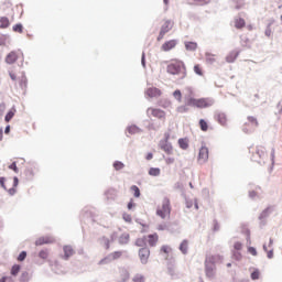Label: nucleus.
<instances>
[{
    "mask_svg": "<svg viewBox=\"0 0 282 282\" xmlns=\"http://www.w3.org/2000/svg\"><path fill=\"white\" fill-rule=\"evenodd\" d=\"M8 65H14L17 61H19V53L17 51H11L4 58Z\"/></svg>",
    "mask_w": 282,
    "mask_h": 282,
    "instance_id": "15",
    "label": "nucleus"
},
{
    "mask_svg": "<svg viewBox=\"0 0 282 282\" xmlns=\"http://www.w3.org/2000/svg\"><path fill=\"white\" fill-rule=\"evenodd\" d=\"M17 194V188L12 187L9 189V195H15Z\"/></svg>",
    "mask_w": 282,
    "mask_h": 282,
    "instance_id": "59",
    "label": "nucleus"
},
{
    "mask_svg": "<svg viewBox=\"0 0 282 282\" xmlns=\"http://www.w3.org/2000/svg\"><path fill=\"white\" fill-rule=\"evenodd\" d=\"M194 72L195 74H197V76H204V69L202 68V65L196 64L194 66Z\"/></svg>",
    "mask_w": 282,
    "mask_h": 282,
    "instance_id": "35",
    "label": "nucleus"
},
{
    "mask_svg": "<svg viewBox=\"0 0 282 282\" xmlns=\"http://www.w3.org/2000/svg\"><path fill=\"white\" fill-rule=\"evenodd\" d=\"M173 25H174L173 21L166 20L161 28V31L159 33L156 41H162L165 34H167V32H171V30H173Z\"/></svg>",
    "mask_w": 282,
    "mask_h": 282,
    "instance_id": "8",
    "label": "nucleus"
},
{
    "mask_svg": "<svg viewBox=\"0 0 282 282\" xmlns=\"http://www.w3.org/2000/svg\"><path fill=\"white\" fill-rule=\"evenodd\" d=\"M129 239H130L129 234H122V235L119 237V243H120L121 246H124V245L129 243Z\"/></svg>",
    "mask_w": 282,
    "mask_h": 282,
    "instance_id": "24",
    "label": "nucleus"
},
{
    "mask_svg": "<svg viewBox=\"0 0 282 282\" xmlns=\"http://www.w3.org/2000/svg\"><path fill=\"white\" fill-rule=\"evenodd\" d=\"M120 276H121V279H120L119 282H127V281H129V271L121 270Z\"/></svg>",
    "mask_w": 282,
    "mask_h": 282,
    "instance_id": "31",
    "label": "nucleus"
},
{
    "mask_svg": "<svg viewBox=\"0 0 282 282\" xmlns=\"http://www.w3.org/2000/svg\"><path fill=\"white\" fill-rule=\"evenodd\" d=\"M215 55L207 54L206 55V62L207 63H215Z\"/></svg>",
    "mask_w": 282,
    "mask_h": 282,
    "instance_id": "49",
    "label": "nucleus"
},
{
    "mask_svg": "<svg viewBox=\"0 0 282 282\" xmlns=\"http://www.w3.org/2000/svg\"><path fill=\"white\" fill-rule=\"evenodd\" d=\"M128 132H129V133H138V127H135V126L129 127V128H128Z\"/></svg>",
    "mask_w": 282,
    "mask_h": 282,
    "instance_id": "53",
    "label": "nucleus"
},
{
    "mask_svg": "<svg viewBox=\"0 0 282 282\" xmlns=\"http://www.w3.org/2000/svg\"><path fill=\"white\" fill-rule=\"evenodd\" d=\"M160 173H161L160 167H151L149 170V175H152V177H158Z\"/></svg>",
    "mask_w": 282,
    "mask_h": 282,
    "instance_id": "32",
    "label": "nucleus"
},
{
    "mask_svg": "<svg viewBox=\"0 0 282 282\" xmlns=\"http://www.w3.org/2000/svg\"><path fill=\"white\" fill-rule=\"evenodd\" d=\"M208 155H209L208 149L206 147H202L199 149L198 159H197L199 164H206V162H208Z\"/></svg>",
    "mask_w": 282,
    "mask_h": 282,
    "instance_id": "11",
    "label": "nucleus"
},
{
    "mask_svg": "<svg viewBox=\"0 0 282 282\" xmlns=\"http://www.w3.org/2000/svg\"><path fill=\"white\" fill-rule=\"evenodd\" d=\"M161 252L163 254H166V257H169V254H171V252H173V249L169 246H162L161 247Z\"/></svg>",
    "mask_w": 282,
    "mask_h": 282,
    "instance_id": "37",
    "label": "nucleus"
},
{
    "mask_svg": "<svg viewBox=\"0 0 282 282\" xmlns=\"http://www.w3.org/2000/svg\"><path fill=\"white\" fill-rule=\"evenodd\" d=\"M130 189L133 193L134 197H140V188L137 185H132Z\"/></svg>",
    "mask_w": 282,
    "mask_h": 282,
    "instance_id": "41",
    "label": "nucleus"
},
{
    "mask_svg": "<svg viewBox=\"0 0 282 282\" xmlns=\"http://www.w3.org/2000/svg\"><path fill=\"white\" fill-rule=\"evenodd\" d=\"M175 162V159L174 158H167L165 159V163L166 164H173Z\"/></svg>",
    "mask_w": 282,
    "mask_h": 282,
    "instance_id": "58",
    "label": "nucleus"
},
{
    "mask_svg": "<svg viewBox=\"0 0 282 282\" xmlns=\"http://www.w3.org/2000/svg\"><path fill=\"white\" fill-rule=\"evenodd\" d=\"M178 147L183 151H186L188 149V147H189L188 138H181V139H178Z\"/></svg>",
    "mask_w": 282,
    "mask_h": 282,
    "instance_id": "21",
    "label": "nucleus"
},
{
    "mask_svg": "<svg viewBox=\"0 0 282 282\" xmlns=\"http://www.w3.org/2000/svg\"><path fill=\"white\" fill-rule=\"evenodd\" d=\"M264 34L268 37L272 36V28H270V25L265 29Z\"/></svg>",
    "mask_w": 282,
    "mask_h": 282,
    "instance_id": "54",
    "label": "nucleus"
},
{
    "mask_svg": "<svg viewBox=\"0 0 282 282\" xmlns=\"http://www.w3.org/2000/svg\"><path fill=\"white\" fill-rule=\"evenodd\" d=\"M25 257H28V252L22 251L18 257V261H25Z\"/></svg>",
    "mask_w": 282,
    "mask_h": 282,
    "instance_id": "48",
    "label": "nucleus"
},
{
    "mask_svg": "<svg viewBox=\"0 0 282 282\" xmlns=\"http://www.w3.org/2000/svg\"><path fill=\"white\" fill-rule=\"evenodd\" d=\"M138 248H147V238H139L135 240Z\"/></svg>",
    "mask_w": 282,
    "mask_h": 282,
    "instance_id": "30",
    "label": "nucleus"
},
{
    "mask_svg": "<svg viewBox=\"0 0 282 282\" xmlns=\"http://www.w3.org/2000/svg\"><path fill=\"white\" fill-rule=\"evenodd\" d=\"M39 257L40 259H47V257H50V252H47V250H41L39 252Z\"/></svg>",
    "mask_w": 282,
    "mask_h": 282,
    "instance_id": "45",
    "label": "nucleus"
},
{
    "mask_svg": "<svg viewBox=\"0 0 282 282\" xmlns=\"http://www.w3.org/2000/svg\"><path fill=\"white\" fill-rule=\"evenodd\" d=\"M235 10H241L243 8V0H234Z\"/></svg>",
    "mask_w": 282,
    "mask_h": 282,
    "instance_id": "39",
    "label": "nucleus"
},
{
    "mask_svg": "<svg viewBox=\"0 0 282 282\" xmlns=\"http://www.w3.org/2000/svg\"><path fill=\"white\" fill-rule=\"evenodd\" d=\"M17 186H19V178L14 177L13 178V187L17 188Z\"/></svg>",
    "mask_w": 282,
    "mask_h": 282,
    "instance_id": "61",
    "label": "nucleus"
},
{
    "mask_svg": "<svg viewBox=\"0 0 282 282\" xmlns=\"http://www.w3.org/2000/svg\"><path fill=\"white\" fill-rule=\"evenodd\" d=\"M9 76L11 80H13L18 89H21L22 91H25V89H28V76H25V72L17 73L14 70H10Z\"/></svg>",
    "mask_w": 282,
    "mask_h": 282,
    "instance_id": "1",
    "label": "nucleus"
},
{
    "mask_svg": "<svg viewBox=\"0 0 282 282\" xmlns=\"http://www.w3.org/2000/svg\"><path fill=\"white\" fill-rule=\"evenodd\" d=\"M259 276H261V273L259 272V269H256V270L251 273V279H252V281H258Z\"/></svg>",
    "mask_w": 282,
    "mask_h": 282,
    "instance_id": "43",
    "label": "nucleus"
},
{
    "mask_svg": "<svg viewBox=\"0 0 282 282\" xmlns=\"http://www.w3.org/2000/svg\"><path fill=\"white\" fill-rule=\"evenodd\" d=\"M0 186H2L4 191L8 188L6 187V177H0Z\"/></svg>",
    "mask_w": 282,
    "mask_h": 282,
    "instance_id": "56",
    "label": "nucleus"
},
{
    "mask_svg": "<svg viewBox=\"0 0 282 282\" xmlns=\"http://www.w3.org/2000/svg\"><path fill=\"white\" fill-rule=\"evenodd\" d=\"M4 133H10V126H7L6 129H4Z\"/></svg>",
    "mask_w": 282,
    "mask_h": 282,
    "instance_id": "63",
    "label": "nucleus"
},
{
    "mask_svg": "<svg viewBox=\"0 0 282 282\" xmlns=\"http://www.w3.org/2000/svg\"><path fill=\"white\" fill-rule=\"evenodd\" d=\"M145 241H148L151 248H155L158 246V241H160V236L158 234H151L145 237Z\"/></svg>",
    "mask_w": 282,
    "mask_h": 282,
    "instance_id": "14",
    "label": "nucleus"
},
{
    "mask_svg": "<svg viewBox=\"0 0 282 282\" xmlns=\"http://www.w3.org/2000/svg\"><path fill=\"white\" fill-rule=\"evenodd\" d=\"M64 259H69V257H74V248L72 246H64Z\"/></svg>",
    "mask_w": 282,
    "mask_h": 282,
    "instance_id": "20",
    "label": "nucleus"
},
{
    "mask_svg": "<svg viewBox=\"0 0 282 282\" xmlns=\"http://www.w3.org/2000/svg\"><path fill=\"white\" fill-rule=\"evenodd\" d=\"M205 263H209L210 265H217V263H224V256L221 254L207 256Z\"/></svg>",
    "mask_w": 282,
    "mask_h": 282,
    "instance_id": "10",
    "label": "nucleus"
},
{
    "mask_svg": "<svg viewBox=\"0 0 282 282\" xmlns=\"http://www.w3.org/2000/svg\"><path fill=\"white\" fill-rule=\"evenodd\" d=\"M247 120L248 122L243 124L242 131L245 133H252V131H254V129L259 127V120L257 119V117H252V116H249Z\"/></svg>",
    "mask_w": 282,
    "mask_h": 282,
    "instance_id": "7",
    "label": "nucleus"
},
{
    "mask_svg": "<svg viewBox=\"0 0 282 282\" xmlns=\"http://www.w3.org/2000/svg\"><path fill=\"white\" fill-rule=\"evenodd\" d=\"M173 96H174L175 100H177V102H182V91L180 89H176L173 93Z\"/></svg>",
    "mask_w": 282,
    "mask_h": 282,
    "instance_id": "42",
    "label": "nucleus"
},
{
    "mask_svg": "<svg viewBox=\"0 0 282 282\" xmlns=\"http://www.w3.org/2000/svg\"><path fill=\"white\" fill-rule=\"evenodd\" d=\"M122 217L127 221V224H131V221H133V218L131 217V214H123Z\"/></svg>",
    "mask_w": 282,
    "mask_h": 282,
    "instance_id": "47",
    "label": "nucleus"
},
{
    "mask_svg": "<svg viewBox=\"0 0 282 282\" xmlns=\"http://www.w3.org/2000/svg\"><path fill=\"white\" fill-rule=\"evenodd\" d=\"M180 250L183 254H187L188 252V240H183L181 246H180Z\"/></svg>",
    "mask_w": 282,
    "mask_h": 282,
    "instance_id": "26",
    "label": "nucleus"
},
{
    "mask_svg": "<svg viewBox=\"0 0 282 282\" xmlns=\"http://www.w3.org/2000/svg\"><path fill=\"white\" fill-rule=\"evenodd\" d=\"M10 25V19L8 17L0 18V30H6Z\"/></svg>",
    "mask_w": 282,
    "mask_h": 282,
    "instance_id": "23",
    "label": "nucleus"
},
{
    "mask_svg": "<svg viewBox=\"0 0 282 282\" xmlns=\"http://www.w3.org/2000/svg\"><path fill=\"white\" fill-rule=\"evenodd\" d=\"M167 74L172 76H181V78H186V65L182 61H174L167 65Z\"/></svg>",
    "mask_w": 282,
    "mask_h": 282,
    "instance_id": "2",
    "label": "nucleus"
},
{
    "mask_svg": "<svg viewBox=\"0 0 282 282\" xmlns=\"http://www.w3.org/2000/svg\"><path fill=\"white\" fill-rule=\"evenodd\" d=\"M215 265L205 262V274L208 279H215Z\"/></svg>",
    "mask_w": 282,
    "mask_h": 282,
    "instance_id": "17",
    "label": "nucleus"
},
{
    "mask_svg": "<svg viewBox=\"0 0 282 282\" xmlns=\"http://www.w3.org/2000/svg\"><path fill=\"white\" fill-rule=\"evenodd\" d=\"M132 281L133 282H144V276H142L141 274H137L133 276Z\"/></svg>",
    "mask_w": 282,
    "mask_h": 282,
    "instance_id": "46",
    "label": "nucleus"
},
{
    "mask_svg": "<svg viewBox=\"0 0 282 282\" xmlns=\"http://www.w3.org/2000/svg\"><path fill=\"white\" fill-rule=\"evenodd\" d=\"M267 257L268 259H272L274 257V251L273 250L267 251Z\"/></svg>",
    "mask_w": 282,
    "mask_h": 282,
    "instance_id": "57",
    "label": "nucleus"
},
{
    "mask_svg": "<svg viewBox=\"0 0 282 282\" xmlns=\"http://www.w3.org/2000/svg\"><path fill=\"white\" fill-rule=\"evenodd\" d=\"M234 26L236 30H243V28H246V20L242 18H235Z\"/></svg>",
    "mask_w": 282,
    "mask_h": 282,
    "instance_id": "19",
    "label": "nucleus"
},
{
    "mask_svg": "<svg viewBox=\"0 0 282 282\" xmlns=\"http://www.w3.org/2000/svg\"><path fill=\"white\" fill-rule=\"evenodd\" d=\"M44 243H52V240L50 238H39L35 241V246H44Z\"/></svg>",
    "mask_w": 282,
    "mask_h": 282,
    "instance_id": "29",
    "label": "nucleus"
},
{
    "mask_svg": "<svg viewBox=\"0 0 282 282\" xmlns=\"http://www.w3.org/2000/svg\"><path fill=\"white\" fill-rule=\"evenodd\" d=\"M271 213H274V207L269 206L261 213V217H268Z\"/></svg>",
    "mask_w": 282,
    "mask_h": 282,
    "instance_id": "33",
    "label": "nucleus"
},
{
    "mask_svg": "<svg viewBox=\"0 0 282 282\" xmlns=\"http://www.w3.org/2000/svg\"><path fill=\"white\" fill-rule=\"evenodd\" d=\"M248 252L252 254V257H257V249L254 247H249Z\"/></svg>",
    "mask_w": 282,
    "mask_h": 282,
    "instance_id": "52",
    "label": "nucleus"
},
{
    "mask_svg": "<svg viewBox=\"0 0 282 282\" xmlns=\"http://www.w3.org/2000/svg\"><path fill=\"white\" fill-rule=\"evenodd\" d=\"M237 56H239V52L232 51L226 56L227 63H235L237 61Z\"/></svg>",
    "mask_w": 282,
    "mask_h": 282,
    "instance_id": "22",
    "label": "nucleus"
},
{
    "mask_svg": "<svg viewBox=\"0 0 282 282\" xmlns=\"http://www.w3.org/2000/svg\"><path fill=\"white\" fill-rule=\"evenodd\" d=\"M151 257V250L148 247H142L139 249V258L141 263L145 265V263H149V258Z\"/></svg>",
    "mask_w": 282,
    "mask_h": 282,
    "instance_id": "9",
    "label": "nucleus"
},
{
    "mask_svg": "<svg viewBox=\"0 0 282 282\" xmlns=\"http://www.w3.org/2000/svg\"><path fill=\"white\" fill-rule=\"evenodd\" d=\"M187 107H196L197 109H206L208 107H213L214 101L210 98H189L186 101Z\"/></svg>",
    "mask_w": 282,
    "mask_h": 282,
    "instance_id": "3",
    "label": "nucleus"
},
{
    "mask_svg": "<svg viewBox=\"0 0 282 282\" xmlns=\"http://www.w3.org/2000/svg\"><path fill=\"white\" fill-rule=\"evenodd\" d=\"M251 160L258 164H265V160H268V151L265 150V147L258 145L256 152L251 156Z\"/></svg>",
    "mask_w": 282,
    "mask_h": 282,
    "instance_id": "4",
    "label": "nucleus"
},
{
    "mask_svg": "<svg viewBox=\"0 0 282 282\" xmlns=\"http://www.w3.org/2000/svg\"><path fill=\"white\" fill-rule=\"evenodd\" d=\"M177 47V40H170L162 44V52H171V50H175Z\"/></svg>",
    "mask_w": 282,
    "mask_h": 282,
    "instance_id": "12",
    "label": "nucleus"
},
{
    "mask_svg": "<svg viewBox=\"0 0 282 282\" xmlns=\"http://www.w3.org/2000/svg\"><path fill=\"white\" fill-rule=\"evenodd\" d=\"M101 241H102V243H104L106 250H109L110 243H111V241L109 240V238L104 237V238H101Z\"/></svg>",
    "mask_w": 282,
    "mask_h": 282,
    "instance_id": "44",
    "label": "nucleus"
},
{
    "mask_svg": "<svg viewBox=\"0 0 282 282\" xmlns=\"http://www.w3.org/2000/svg\"><path fill=\"white\" fill-rule=\"evenodd\" d=\"M234 248L235 250H241V248H243V245H241V242H235Z\"/></svg>",
    "mask_w": 282,
    "mask_h": 282,
    "instance_id": "55",
    "label": "nucleus"
},
{
    "mask_svg": "<svg viewBox=\"0 0 282 282\" xmlns=\"http://www.w3.org/2000/svg\"><path fill=\"white\" fill-rule=\"evenodd\" d=\"M113 169L115 171H122V169H124V163L117 161L113 163Z\"/></svg>",
    "mask_w": 282,
    "mask_h": 282,
    "instance_id": "40",
    "label": "nucleus"
},
{
    "mask_svg": "<svg viewBox=\"0 0 282 282\" xmlns=\"http://www.w3.org/2000/svg\"><path fill=\"white\" fill-rule=\"evenodd\" d=\"M145 160H153V153H148V155L145 156Z\"/></svg>",
    "mask_w": 282,
    "mask_h": 282,
    "instance_id": "62",
    "label": "nucleus"
},
{
    "mask_svg": "<svg viewBox=\"0 0 282 282\" xmlns=\"http://www.w3.org/2000/svg\"><path fill=\"white\" fill-rule=\"evenodd\" d=\"M145 95L149 98H158V97L162 96V90H160V88L150 87L145 90Z\"/></svg>",
    "mask_w": 282,
    "mask_h": 282,
    "instance_id": "16",
    "label": "nucleus"
},
{
    "mask_svg": "<svg viewBox=\"0 0 282 282\" xmlns=\"http://www.w3.org/2000/svg\"><path fill=\"white\" fill-rule=\"evenodd\" d=\"M13 32H17L18 34H23V24L18 23L13 25L12 28Z\"/></svg>",
    "mask_w": 282,
    "mask_h": 282,
    "instance_id": "34",
    "label": "nucleus"
},
{
    "mask_svg": "<svg viewBox=\"0 0 282 282\" xmlns=\"http://www.w3.org/2000/svg\"><path fill=\"white\" fill-rule=\"evenodd\" d=\"M147 116L148 118H155L156 120H161V122H166V111L160 108L149 107L147 109Z\"/></svg>",
    "mask_w": 282,
    "mask_h": 282,
    "instance_id": "5",
    "label": "nucleus"
},
{
    "mask_svg": "<svg viewBox=\"0 0 282 282\" xmlns=\"http://www.w3.org/2000/svg\"><path fill=\"white\" fill-rule=\"evenodd\" d=\"M169 138H171V135L166 134L165 135V142L163 144H161V149L167 155H173V145L171 143H169Z\"/></svg>",
    "mask_w": 282,
    "mask_h": 282,
    "instance_id": "13",
    "label": "nucleus"
},
{
    "mask_svg": "<svg viewBox=\"0 0 282 282\" xmlns=\"http://www.w3.org/2000/svg\"><path fill=\"white\" fill-rule=\"evenodd\" d=\"M120 257H122V251H115L108 256V259L110 261H116V260L120 259Z\"/></svg>",
    "mask_w": 282,
    "mask_h": 282,
    "instance_id": "25",
    "label": "nucleus"
},
{
    "mask_svg": "<svg viewBox=\"0 0 282 282\" xmlns=\"http://www.w3.org/2000/svg\"><path fill=\"white\" fill-rule=\"evenodd\" d=\"M185 47L189 52H195V50H197V43L196 42H185Z\"/></svg>",
    "mask_w": 282,
    "mask_h": 282,
    "instance_id": "27",
    "label": "nucleus"
},
{
    "mask_svg": "<svg viewBox=\"0 0 282 282\" xmlns=\"http://www.w3.org/2000/svg\"><path fill=\"white\" fill-rule=\"evenodd\" d=\"M215 120L219 122L223 127H226L228 124V117L224 112H218L215 115Z\"/></svg>",
    "mask_w": 282,
    "mask_h": 282,
    "instance_id": "18",
    "label": "nucleus"
},
{
    "mask_svg": "<svg viewBox=\"0 0 282 282\" xmlns=\"http://www.w3.org/2000/svg\"><path fill=\"white\" fill-rule=\"evenodd\" d=\"M9 169L11 171H14V173H19V167H17V162H13L11 165H9Z\"/></svg>",
    "mask_w": 282,
    "mask_h": 282,
    "instance_id": "50",
    "label": "nucleus"
},
{
    "mask_svg": "<svg viewBox=\"0 0 282 282\" xmlns=\"http://www.w3.org/2000/svg\"><path fill=\"white\" fill-rule=\"evenodd\" d=\"M19 272H21V265L14 264V265L11 268V274H12V276H17V274H19Z\"/></svg>",
    "mask_w": 282,
    "mask_h": 282,
    "instance_id": "36",
    "label": "nucleus"
},
{
    "mask_svg": "<svg viewBox=\"0 0 282 282\" xmlns=\"http://www.w3.org/2000/svg\"><path fill=\"white\" fill-rule=\"evenodd\" d=\"M17 113V109L12 108L4 117L6 122H10L14 118V115Z\"/></svg>",
    "mask_w": 282,
    "mask_h": 282,
    "instance_id": "28",
    "label": "nucleus"
},
{
    "mask_svg": "<svg viewBox=\"0 0 282 282\" xmlns=\"http://www.w3.org/2000/svg\"><path fill=\"white\" fill-rule=\"evenodd\" d=\"M156 215L161 217V219H166L171 215V199L163 198L162 206L158 207Z\"/></svg>",
    "mask_w": 282,
    "mask_h": 282,
    "instance_id": "6",
    "label": "nucleus"
},
{
    "mask_svg": "<svg viewBox=\"0 0 282 282\" xmlns=\"http://www.w3.org/2000/svg\"><path fill=\"white\" fill-rule=\"evenodd\" d=\"M199 128H200V131H208V122H206V120H204V119H200Z\"/></svg>",
    "mask_w": 282,
    "mask_h": 282,
    "instance_id": "38",
    "label": "nucleus"
},
{
    "mask_svg": "<svg viewBox=\"0 0 282 282\" xmlns=\"http://www.w3.org/2000/svg\"><path fill=\"white\" fill-rule=\"evenodd\" d=\"M188 111V108L186 106H181L177 108L178 113H186Z\"/></svg>",
    "mask_w": 282,
    "mask_h": 282,
    "instance_id": "51",
    "label": "nucleus"
},
{
    "mask_svg": "<svg viewBox=\"0 0 282 282\" xmlns=\"http://www.w3.org/2000/svg\"><path fill=\"white\" fill-rule=\"evenodd\" d=\"M8 281V276H2L1 279H0V282H7Z\"/></svg>",
    "mask_w": 282,
    "mask_h": 282,
    "instance_id": "64",
    "label": "nucleus"
},
{
    "mask_svg": "<svg viewBox=\"0 0 282 282\" xmlns=\"http://www.w3.org/2000/svg\"><path fill=\"white\" fill-rule=\"evenodd\" d=\"M133 206H135V204L133 203V200H130L128 203V210H131V208H133Z\"/></svg>",
    "mask_w": 282,
    "mask_h": 282,
    "instance_id": "60",
    "label": "nucleus"
}]
</instances>
